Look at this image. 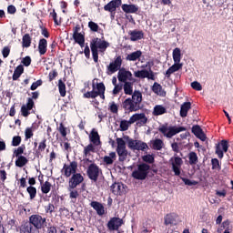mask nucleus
I'll return each mask as SVG.
<instances>
[{
    "mask_svg": "<svg viewBox=\"0 0 233 233\" xmlns=\"http://www.w3.org/2000/svg\"><path fill=\"white\" fill-rule=\"evenodd\" d=\"M141 103H143V93L135 90L131 97L126 98L122 102V107L125 112H137L141 110Z\"/></svg>",
    "mask_w": 233,
    "mask_h": 233,
    "instance_id": "obj_1",
    "label": "nucleus"
},
{
    "mask_svg": "<svg viewBox=\"0 0 233 233\" xmlns=\"http://www.w3.org/2000/svg\"><path fill=\"white\" fill-rule=\"evenodd\" d=\"M106 91V86L105 83L99 82L98 78H94L92 80V90L86 91V89H82L83 97L85 99H96V97H100L105 101V92Z\"/></svg>",
    "mask_w": 233,
    "mask_h": 233,
    "instance_id": "obj_2",
    "label": "nucleus"
},
{
    "mask_svg": "<svg viewBox=\"0 0 233 233\" xmlns=\"http://www.w3.org/2000/svg\"><path fill=\"white\" fill-rule=\"evenodd\" d=\"M108 46H110V43L101 38L96 37L91 40L90 48L95 63L99 61V52L104 54V52H106Z\"/></svg>",
    "mask_w": 233,
    "mask_h": 233,
    "instance_id": "obj_3",
    "label": "nucleus"
},
{
    "mask_svg": "<svg viewBox=\"0 0 233 233\" xmlns=\"http://www.w3.org/2000/svg\"><path fill=\"white\" fill-rule=\"evenodd\" d=\"M137 121H140L142 125H147V123L148 122V118L147 117V115H145V113L134 114L132 116H130L128 121H120L121 132H127V130L130 128V125H134V123H136Z\"/></svg>",
    "mask_w": 233,
    "mask_h": 233,
    "instance_id": "obj_4",
    "label": "nucleus"
},
{
    "mask_svg": "<svg viewBox=\"0 0 233 233\" xmlns=\"http://www.w3.org/2000/svg\"><path fill=\"white\" fill-rule=\"evenodd\" d=\"M187 127H177V126H169L168 124H164L158 127V131L160 134H163L164 137L167 139H172L174 136L179 134L180 132H185Z\"/></svg>",
    "mask_w": 233,
    "mask_h": 233,
    "instance_id": "obj_5",
    "label": "nucleus"
},
{
    "mask_svg": "<svg viewBox=\"0 0 233 233\" xmlns=\"http://www.w3.org/2000/svg\"><path fill=\"white\" fill-rule=\"evenodd\" d=\"M149 172L150 166L143 163L138 165L137 168L132 172V177H134V179H138V181H145L148 177Z\"/></svg>",
    "mask_w": 233,
    "mask_h": 233,
    "instance_id": "obj_6",
    "label": "nucleus"
},
{
    "mask_svg": "<svg viewBox=\"0 0 233 233\" xmlns=\"http://www.w3.org/2000/svg\"><path fill=\"white\" fill-rule=\"evenodd\" d=\"M87 177L91 179V181H97L99 179V176L103 174V171L99 168L96 163H91L86 170Z\"/></svg>",
    "mask_w": 233,
    "mask_h": 233,
    "instance_id": "obj_7",
    "label": "nucleus"
},
{
    "mask_svg": "<svg viewBox=\"0 0 233 233\" xmlns=\"http://www.w3.org/2000/svg\"><path fill=\"white\" fill-rule=\"evenodd\" d=\"M116 153L119 157V161H125L127 156H128V151L127 150V143L121 137L116 138Z\"/></svg>",
    "mask_w": 233,
    "mask_h": 233,
    "instance_id": "obj_8",
    "label": "nucleus"
},
{
    "mask_svg": "<svg viewBox=\"0 0 233 233\" xmlns=\"http://www.w3.org/2000/svg\"><path fill=\"white\" fill-rule=\"evenodd\" d=\"M123 65V58L121 56H118L115 58L113 62H111L106 67L107 76H112V74H116L117 70H121V66Z\"/></svg>",
    "mask_w": 233,
    "mask_h": 233,
    "instance_id": "obj_9",
    "label": "nucleus"
},
{
    "mask_svg": "<svg viewBox=\"0 0 233 233\" xmlns=\"http://www.w3.org/2000/svg\"><path fill=\"white\" fill-rule=\"evenodd\" d=\"M127 147L130 150H138L145 152L148 148V145L141 140L129 139L127 141Z\"/></svg>",
    "mask_w": 233,
    "mask_h": 233,
    "instance_id": "obj_10",
    "label": "nucleus"
},
{
    "mask_svg": "<svg viewBox=\"0 0 233 233\" xmlns=\"http://www.w3.org/2000/svg\"><path fill=\"white\" fill-rule=\"evenodd\" d=\"M76 172H77V162L72 161L69 164H64L62 174L65 177H70L76 174Z\"/></svg>",
    "mask_w": 233,
    "mask_h": 233,
    "instance_id": "obj_11",
    "label": "nucleus"
},
{
    "mask_svg": "<svg viewBox=\"0 0 233 233\" xmlns=\"http://www.w3.org/2000/svg\"><path fill=\"white\" fill-rule=\"evenodd\" d=\"M169 163L175 176H181V167H183V158L179 157H173L170 158Z\"/></svg>",
    "mask_w": 233,
    "mask_h": 233,
    "instance_id": "obj_12",
    "label": "nucleus"
},
{
    "mask_svg": "<svg viewBox=\"0 0 233 233\" xmlns=\"http://www.w3.org/2000/svg\"><path fill=\"white\" fill-rule=\"evenodd\" d=\"M29 223L37 228L38 230L45 227V223H46V218L41 217L40 215H32L29 218Z\"/></svg>",
    "mask_w": 233,
    "mask_h": 233,
    "instance_id": "obj_13",
    "label": "nucleus"
},
{
    "mask_svg": "<svg viewBox=\"0 0 233 233\" xmlns=\"http://www.w3.org/2000/svg\"><path fill=\"white\" fill-rule=\"evenodd\" d=\"M134 76L138 79H151V81H156V76L154 75V72L148 71L147 69L135 71Z\"/></svg>",
    "mask_w": 233,
    "mask_h": 233,
    "instance_id": "obj_14",
    "label": "nucleus"
},
{
    "mask_svg": "<svg viewBox=\"0 0 233 233\" xmlns=\"http://www.w3.org/2000/svg\"><path fill=\"white\" fill-rule=\"evenodd\" d=\"M117 79L120 83H128V81H132V72L126 68H120L117 74Z\"/></svg>",
    "mask_w": 233,
    "mask_h": 233,
    "instance_id": "obj_15",
    "label": "nucleus"
},
{
    "mask_svg": "<svg viewBox=\"0 0 233 233\" xmlns=\"http://www.w3.org/2000/svg\"><path fill=\"white\" fill-rule=\"evenodd\" d=\"M85 181V177H83V175L81 173H75L71 178L69 179V187L70 188H76L77 186L81 185Z\"/></svg>",
    "mask_w": 233,
    "mask_h": 233,
    "instance_id": "obj_16",
    "label": "nucleus"
},
{
    "mask_svg": "<svg viewBox=\"0 0 233 233\" xmlns=\"http://www.w3.org/2000/svg\"><path fill=\"white\" fill-rule=\"evenodd\" d=\"M119 6H121V0H112L104 6V10L106 12H110L112 17H114V14H116V11Z\"/></svg>",
    "mask_w": 233,
    "mask_h": 233,
    "instance_id": "obj_17",
    "label": "nucleus"
},
{
    "mask_svg": "<svg viewBox=\"0 0 233 233\" xmlns=\"http://www.w3.org/2000/svg\"><path fill=\"white\" fill-rule=\"evenodd\" d=\"M223 152H228V141L227 140H222L216 146V154L219 159H223Z\"/></svg>",
    "mask_w": 233,
    "mask_h": 233,
    "instance_id": "obj_18",
    "label": "nucleus"
},
{
    "mask_svg": "<svg viewBox=\"0 0 233 233\" xmlns=\"http://www.w3.org/2000/svg\"><path fill=\"white\" fill-rule=\"evenodd\" d=\"M35 106V103L32 98L27 99V103L25 105H23L21 107V114L23 117H28V115L30 114V110Z\"/></svg>",
    "mask_w": 233,
    "mask_h": 233,
    "instance_id": "obj_19",
    "label": "nucleus"
},
{
    "mask_svg": "<svg viewBox=\"0 0 233 233\" xmlns=\"http://www.w3.org/2000/svg\"><path fill=\"white\" fill-rule=\"evenodd\" d=\"M89 141L91 145H94L95 147H99V145H101V137L99 136L97 129L93 128L91 130L89 134Z\"/></svg>",
    "mask_w": 233,
    "mask_h": 233,
    "instance_id": "obj_20",
    "label": "nucleus"
},
{
    "mask_svg": "<svg viewBox=\"0 0 233 233\" xmlns=\"http://www.w3.org/2000/svg\"><path fill=\"white\" fill-rule=\"evenodd\" d=\"M123 219L119 218H112L107 223V228L109 230H119V228L123 225Z\"/></svg>",
    "mask_w": 233,
    "mask_h": 233,
    "instance_id": "obj_21",
    "label": "nucleus"
},
{
    "mask_svg": "<svg viewBox=\"0 0 233 233\" xmlns=\"http://www.w3.org/2000/svg\"><path fill=\"white\" fill-rule=\"evenodd\" d=\"M192 133L198 139H200V141H207V135L205 132H203V129L198 125L193 126L192 127Z\"/></svg>",
    "mask_w": 233,
    "mask_h": 233,
    "instance_id": "obj_22",
    "label": "nucleus"
},
{
    "mask_svg": "<svg viewBox=\"0 0 233 233\" xmlns=\"http://www.w3.org/2000/svg\"><path fill=\"white\" fill-rule=\"evenodd\" d=\"M73 39L75 43L81 46V48L85 46V34L79 33L77 32V30H75L73 34Z\"/></svg>",
    "mask_w": 233,
    "mask_h": 233,
    "instance_id": "obj_23",
    "label": "nucleus"
},
{
    "mask_svg": "<svg viewBox=\"0 0 233 233\" xmlns=\"http://www.w3.org/2000/svg\"><path fill=\"white\" fill-rule=\"evenodd\" d=\"M183 69V63L175 62L173 66H171L166 72V77H170L172 74L176 72H179V70Z\"/></svg>",
    "mask_w": 233,
    "mask_h": 233,
    "instance_id": "obj_24",
    "label": "nucleus"
},
{
    "mask_svg": "<svg viewBox=\"0 0 233 233\" xmlns=\"http://www.w3.org/2000/svg\"><path fill=\"white\" fill-rule=\"evenodd\" d=\"M90 207L96 210L98 216H105V206L101 202L92 201Z\"/></svg>",
    "mask_w": 233,
    "mask_h": 233,
    "instance_id": "obj_25",
    "label": "nucleus"
},
{
    "mask_svg": "<svg viewBox=\"0 0 233 233\" xmlns=\"http://www.w3.org/2000/svg\"><path fill=\"white\" fill-rule=\"evenodd\" d=\"M130 41H140L145 37V33L141 30L135 29L133 31H129Z\"/></svg>",
    "mask_w": 233,
    "mask_h": 233,
    "instance_id": "obj_26",
    "label": "nucleus"
},
{
    "mask_svg": "<svg viewBox=\"0 0 233 233\" xmlns=\"http://www.w3.org/2000/svg\"><path fill=\"white\" fill-rule=\"evenodd\" d=\"M116 159H117V155H116V152H110L107 156L103 157V163L104 165L109 167L110 165H114Z\"/></svg>",
    "mask_w": 233,
    "mask_h": 233,
    "instance_id": "obj_27",
    "label": "nucleus"
},
{
    "mask_svg": "<svg viewBox=\"0 0 233 233\" xmlns=\"http://www.w3.org/2000/svg\"><path fill=\"white\" fill-rule=\"evenodd\" d=\"M48 50V41L45 38H41L38 42V52L40 56H45Z\"/></svg>",
    "mask_w": 233,
    "mask_h": 233,
    "instance_id": "obj_28",
    "label": "nucleus"
},
{
    "mask_svg": "<svg viewBox=\"0 0 233 233\" xmlns=\"http://www.w3.org/2000/svg\"><path fill=\"white\" fill-rule=\"evenodd\" d=\"M151 148L153 150H163L165 148V142L161 138H156L151 141Z\"/></svg>",
    "mask_w": 233,
    "mask_h": 233,
    "instance_id": "obj_29",
    "label": "nucleus"
},
{
    "mask_svg": "<svg viewBox=\"0 0 233 233\" xmlns=\"http://www.w3.org/2000/svg\"><path fill=\"white\" fill-rule=\"evenodd\" d=\"M122 10L126 14H136L139 10V7H137L136 5L124 4L122 5Z\"/></svg>",
    "mask_w": 233,
    "mask_h": 233,
    "instance_id": "obj_30",
    "label": "nucleus"
},
{
    "mask_svg": "<svg viewBox=\"0 0 233 233\" xmlns=\"http://www.w3.org/2000/svg\"><path fill=\"white\" fill-rule=\"evenodd\" d=\"M192 108V104L190 102H185L180 107V117H187L188 116V110Z\"/></svg>",
    "mask_w": 233,
    "mask_h": 233,
    "instance_id": "obj_31",
    "label": "nucleus"
},
{
    "mask_svg": "<svg viewBox=\"0 0 233 233\" xmlns=\"http://www.w3.org/2000/svg\"><path fill=\"white\" fill-rule=\"evenodd\" d=\"M163 114H167V107H165L163 105H157L154 106L152 112L153 116H163Z\"/></svg>",
    "mask_w": 233,
    "mask_h": 233,
    "instance_id": "obj_32",
    "label": "nucleus"
},
{
    "mask_svg": "<svg viewBox=\"0 0 233 233\" xmlns=\"http://www.w3.org/2000/svg\"><path fill=\"white\" fill-rule=\"evenodd\" d=\"M152 91L154 94H157V96H161L164 97V96H167V93H165V90H163V86H161L157 82H155L152 86Z\"/></svg>",
    "mask_w": 233,
    "mask_h": 233,
    "instance_id": "obj_33",
    "label": "nucleus"
},
{
    "mask_svg": "<svg viewBox=\"0 0 233 233\" xmlns=\"http://www.w3.org/2000/svg\"><path fill=\"white\" fill-rule=\"evenodd\" d=\"M188 164L193 167V165H198L199 161V157H198V153L191 151L187 155Z\"/></svg>",
    "mask_w": 233,
    "mask_h": 233,
    "instance_id": "obj_34",
    "label": "nucleus"
},
{
    "mask_svg": "<svg viewBox=\"0 0 233 233\" xmlns=\"http://www.w3.org/2000/svg\"><path fill=\"white\" fill-rule=\"evenodd\" d=\"M25 72V67L23 65H19L15 67L14 74H13V81H17L19 77H21V75Z\"/></svg>",
    "mask_w": 233,
    "mask_h": 233,
    "instance_id": "obj_35",
    "label": "nucleus"
},
{
    "mask_svg": "<svg viewBox=\"0 0 233 233\" xmlns=\"http://www.w3.org/2000/svg\"><path fill=\"white\" fill-rule=\"evenodd\" d=\"M96 152V146L93 144H89L84 147V156L85 157H90L92 154Z\"/></svg>",
    "mask_w": 233,
    "mask_h": 233,
    "instance_id": "obj_36",
    "label": "nucleus"
},
{
    "mask_svg": "<svg viewBox=\"0 0 233 233\" xmlns=\"http://www.w3.org/2000/svg\"><path fill=\"white\" fill-rule=\"evenodd\" d=\"M31 46H32V36H30V34H25L22 38V47L30 48Z\"/></svg>",
    "mask_w": 233,
    "mask_h": 233,
    "instance_id": "obj_37",
    "label": "nucleus"
},
{
    "mask_svg": "<svg viewBox=\"0 0 233 233\" xmlns=\"http://www.w3.org/2000/svg\"><path fill=\"white\" fill-rule=\"evenodd\" d=\"M124 94L126 96H133L134 95V85L131 82H124Z\"/></svg>",
    "mask_w": 233,
    "mask_h": 233,
    "instance_id": "obj_38",
    "label": "nucleus"
},
{
    "mask_svg": "<svg viewBox=\"0 0 233 233\" xmlns=\"http://www.w3.org/2000/svg\"><path fill=\"white\" fill-rule=\"evenodd\" d=\"M141 56H143V53L138 50L127 55L126 59L127 61H137V59L141 58Z\"/></svg>",
    "mask_w": 233,
    "mask_h": 233,
    "instance_id": "obj_39",
    "label": "nucleus"
},
{
    "mask_svg": "<svg viewBox=\"0 0 233 233\" xmlns=\"http://www.w3.org/2000/svg\"><path fill=\"white\" fill-rule=\"evenodd\" d=\"M88 28L91 32H97L98 34H103V29L99 28V25L94 21L88 22Z\"/></svg>",
    "mask_w": 233,
    "mask_h": 233,
    "instance_id": "obj_40",
    "label": "nucleus"
},
{
    "mask_svg": "<svg viewBox=\"0 0 233 233\" xmlns=\"http://www.w3.org/2000/svg\"><path fill=\"white\" fill-rule=\"evenodd\" d=\"M15 167H19V168H23L26 163H28V158L25 156L16 157Z\"/></svg>",
    "mask_w": 233,
    "mask_h": 233,
    "instance_id": "obj_41",
    "label": "nucleus"
},
{
    "mask_svg": "<svg viewBox=\"0 0 233 233\" xmlns=\"http://www.w3.org/2000/svg\"><path fill=\"white\" fill-rule=\"evenodd\" d=\"M68 191L70 199L73 200V203H76L79 198V192L76 188H70V186H68Z\"/></svg>",
    "mask_w": 233,
    "mask_h": 233,
    "instance_id": "obj_42",
    "label": "nucleus"
},
{
    "mask_svg": "<svg viewBox=\"0 0 233 233\" xmlns=\"http://www.w3.org/2000/svg\"><path fill=\"white\" fill-rule=\"evenodd\" d=\"M52 190V183L46 181L41 183V192L42 194H48Z\"/></svg>",
    "mask_w": 233,
    "mask_h": 233,
    "instance_id": "obj_43",
    "label": "nucleus"
},
{
    "mask_svg": "<svg viewBox=\"0 0 233 233\" xmlns=\"http://www.w3.org/2000/svg\"><path fill=\"white\" fill-rule=\"evenodd\" d=\"M58 90L61 97H65L66 96V85L62 79L58 80Z\"/></svg>",
    "mask_w": 233,
    "mask_h": 233,
    "instance_id": "obj_44",
    "label": "nucleus"
},
{
    "mask_svg": "<svg viewBox=\"0 0 233 233\" xmlns=\"http://www.w3.org/2000/svg\"><path fill=\"white\" fill-rule=\"evenodd\" d=\"M25 150H26V146H25V144H23L14 150V152H13L14 157H20V156H22V154H25Z\"/></svg>",
    "mask_w": 233,
    "mask_h": 233,
    "instance_id": "obj_45",
    "label": "nucleus"
},
{
    "mask_svg": "<svg viewBox=\"0 0 233 233\" xmlns=\"http://www.w3.org/2000/svg\"><path fill=\"white\" fill-rule=\"evenodd\" d=\"M174 63H181V49L177 47L173 50Z\"/></svg>",
    "mask_w": 233,
    "mask_h": 233,
    "instance_id": "obj_46",
    "label": "nucleus"
},
{
    "mask_svg": "<svg viewBox=\"0 0 233 233\" xmlns=\"http://www.w3.org/2000/svg\"><path fill=\"white\" fill-rule=\"evenodd\" d=\"M121 188H123V185L119 183H114L111 186V191L115 194V196L121 195Z\"/></svg>",
    "mask_w": 233,
    "mask_h": 233,
    "instance_id": "obj_47",
    "label": "nucleus"
},
{
    "mask_svg": "<svg viewBox=\"0 0 233 233\" xmlns=\"http://www.w3.org/2000/svg\"><path fill=\"white\" fill-rule=\"evenodd\" d=\"M26 192L29 194L30 199H35V197L37 196V188L33 186H29L26 188Z\"/></svg>",
    "mask_w": 233,
    "mask_h": 233,
    "instance_id": "obj_48",
    "label": "nucleus"
},
{
    "mask_svg": "<svg viewBox=\"0 0 233 233\" xmlns=\"http://www.w3.org/2000/svg\"><path fill=\"white\" fill-rule=\"evenodd\" d=\"M49 17H52L56 26H59L61 25V19H57V13L56 12V9H53L52 12H50Z\"/></svg>",
    "mask_w": 233,
    "mask_h": 233,
    "instance_id": "obj_49",
    "label": "nucleus"
},
{
    "mask_svg": "<svg viewBox=\"0 0 233 233\" xmlns=\"http://www.w3.org/2000/svg\"><path fill=\"white\" fill-rule=\"evenodd\" d=\"M46 149V138H44L43 141H41L38 144V148L36 149V154L40 155L42 152H45Z\"/></svg>",
    "mask_w": 233,
    "mask_h": 233,
    "instance_id": "obj_50",
    "label": "nucleus"
},
{
    "mask_svg": "<svg viewBox=\"0 0 233 233\" xmlns=\"http://www.w3.org/2000/svg\"><path fill=\"white\" fill-rule=\"evenodd\" d=\"M20 233H32V226L28 223H25L20 227Z\"/></svg>",
    "mask_w": 233,
    "mask_h": 233,
    "instance_id": "obj_51",
    "label": "nucleus"
},
{
    "mask_svg": "<svg viewBox=\"0 0 233 233\" xmlns=\"http://www.w3.org/2000/svg\"><path fill=\"white\" fill-rule=\"evenodd\" d=\"M176 221V216L174 214H167L165 217V225H172Z\"/></svg>",
    "mask_w": 233,
    "mask_h": 233,
    "instance_id": "obj_52",
    "label": "nucleus"
},
{
    "mask_svg": "<svg viewBox=\"0 0 233 233\" xmlns=\"http://www.w3.org/2000/svg\"><path fill=\"white\" fill-rule=\"evenodd\" d=\"M21 141H23L21 136H15L13 137L11 145L12 147H19V145H21Z\"/></svg>",
    "mask_w": 233,
    "mask_h": 233,
    "instance_id": "obj_53",
    "label": "nucleus"
},
{
    "mask_svg": "<svg viewBox=\"0 0 233 233\" xmlns=\"http://www.w3.org/2000/svg\"><path fill=\"white\" fill-rule=\"evenodd\" d=\"M25 141H27V139H32V137H34V129H32V127H27L25 130Z\"/></svg>",
    "mask_w": 233,
    "mask_h": 233,
    "instance_id": "obj_54",
    "label": "nucleus"
},
{
    "mask_svg": "<svg viewBox=\"0 0 233 233\" xmlns=\"http://www.w3.org/2000/svg\"><path fill=\"white\" fill-rule=\"evenodd\" d=\"M191 88H193V90H197L198 92H201V90H203V86L198 81L191 83Z\"/></svg>",
    "mask_w": 233,
    "mask_h": 233,
    "instance_id": "obj_55",
    "label": "nucleus"
},
{
    "mask_svg": "<svg viewBox=\"0 0 233 233\" xmlns=\"http://www.w3.org/2000/svg\"><path fill=\"white\" fill-rule=\"evenodd\" d=\"M109 110L110 112H112V114H117L119 108L117 107V105L116 104V102H111L109 104Z\"/></svg>",
    "mask_w": 233,
    "mask_h": 233,
    "instance_id": "obj_56",
    "label": "nucleus"
},
{
    "mask_svg": "<svg viewBox=\"0 0 233 233\" xmlns=\"http://www.w3.org/2000/svg\"><path fill=\"white\" fill-rule=\"evenodd\" d=\"M21 63L24 66H30V65H32V58L30 56H25L22 58Z\"/></svg>",
    "mask_w": 233,
    "mask_h": 233,
    "instance_id": "obj_57",
    "label": "nucleus"
},
{
    "mask_svg": "<svg viewBox=\"0 0 233 233\" xmlns=\"http://www.w3.org/2000/svg\"><path fill=\"white\" fill-rule=\"evenodd\" d=\"M211 165H212L213 170H219L220 166H219V160H218V158H213L211 160Z\"/></svg>",
    "mask_w": 233,
    "mask_h": 233,
    "instance_id": "obj_58",
    "label": "nucleus"
},
{
    "mask_svg": "<svg viewBox=\"0 0 233 233\" xmlns=\"http://www.w3.org/2000/svg\"><path fill=\"white\" fill-rule=\"evenodd\" d=\"M58 132H60L62 137H66V127H65V125H63V123H60Z\"/></svg>",
    "mask_w": 233,
    "mask_h": 233,
    "instance_id": "obj_59",
    "label": "nucleus"
},
{
    "mask_svg": "<svg viewBox=\"0 0 233 233\" xmlns=\"http://www.w3.org/2000/svg\"><path fill=\"white\" fill-rule=\"evenodd\" d=\"M121 90H123V85H121V84L116 85L113 89V96H117V94H119V92H121Z\"/></svg>",
    "mask_w": 233,
    "mask_h": 233,
    "instance_id": "obj_60",
    "label": "nucleus"
},
{
    "mask_svg": "<svg viewBox=\"0 0 233 233\" xmlns=\"http://www.w3.org/2000/svg\"><path fill=\"white\" fill-rule=\"evenodd\" d=\"M41 85H43V80L39 79L36 82L33 83L30 88L31 90H37V88H39Z\"/></svg>",
    "mask_w": 233,
    "mask_h": 233,
    "instance_id": "obj_61",
    "label": "nucleus"
},
{
    "mask_svg": "<svg viewBox=\"0 0 233 233\" xmlns=\"http://www.w3.org/2000/svg\"><path fill=\"white\" fill-rule=\"evenodd\" d=\"M143 161H145V163H154V157L152 155H146L142 157Z\"/></svg>",
    "mask_w": 233,
    "mask_h": 233,
    "instance_id": "obj_62",
    "label": "nucleus"
},
{
    "mask_svg": "<svg viewBox=\"0 0 233 233\" xmlns=\"http://www.w3.org/2000/svg\"><path fill=\"white\" fill-rule=\"evenodd\" d=\"M2 56L5 59L10 56V47L9 46H5L2 49Z\"/></svg>",
    "mask_w": 233,
    "mask_h": 233,
    "instance_id": "obj_63",
    "label": "nucleus"
},
{
    "mask_svg": "<svg viewBox=\"0 0 233 233\" xmlns=\"http://www.w3.org/2000/svg\"><path fill=\"white\" fill-rule=\"evenodd\" d=\"M57 76H59V74L57 73L56 70H52L49 75H48V79L49 81H54V79H56V77H57Z\"/></svg>",
    "mask_w": 233,
    "mask_h": 233,
    "instance_id": "obj_64",
    "label": "nucleus"
}]
</instances>
